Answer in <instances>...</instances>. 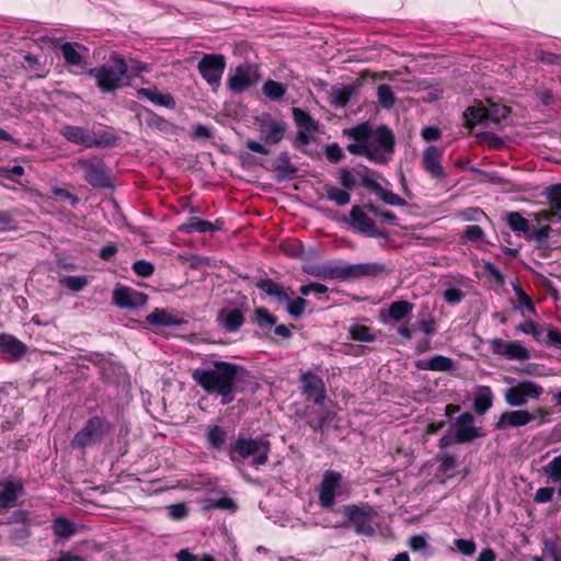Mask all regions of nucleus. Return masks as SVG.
<instances>
[{
    "label": "nucleus",
    "mask_w": 561,
    "mask_h": 561,
    "mask_svg": "<svg viewBox=\"0 0 561 561\" xmlns=\"http://www.w3.org/2000/svg\"><path fill=\"white\" fill-rule=\"evenodd\" d=\"M112 431L110 422L100 416L89 419L71 440L73 448H85L100 443Z\"/></svg>",
    "instance_id": "0eeeda50"
},
{
    "label": "nucleus",
    "mask_w": 561,
    "mask_h": 561,
    "mask_svg": "<svg viewBox=\"0 0 561 561\" xmlns=\"http://www.w3.org/2000/svg\"><path fill=\"white\" fill-rule=\"evenodd\" d=\"M328 287L321 283H309L307 285H302L299 288V291L304 296H308L310 293L314 294H325L328 291Z\"/></svg>",
    "instance_id": "680f3d73"
},
{
    "label": "nucleus",
    "mask_w": 561,
    "mask_h": 561,
    "mask_svg": "<svg viewBox=\"0 0 561 561\" xmlns=\"http://www.w3.org/2000/svg\"><path fill=\"white\" fill-rule=\"evenodd\" d=\"M59 133L68 141L82 145L85 148L110 147L117 140L111 130L90 131L84 127L73 125L62 126Z\"/></svg>",
    "instance_id": "423d86ee"
},
{
    "label": "nucleus",
    "mask_w": 561,
    "mask_h": 561,
    "mask_svg": "<svg viewBox=\"0 0 561 561\" xmlns=\"http://www.w3.org/2000/svg\"><path fill=\"white\" fill-rule=\"evenodd\" d=\"M339 182L345 190H353L357 184L355 176L346 168L339 170Z\"/></svg>",
    "instance_id": "6e6d98bb"
},
{
    "label": "nucleus",
    "mask_w": 561,
    "mask_h": 561,
    "mask_svg": "<svg viewBox=\"0 0 561 561\" xmlns=\"http://www.w3.org/2000/svg\"><path fill=\"white\" fill-rule=\"evenodd\" d=\"M547 345L561 348V331L551 325L549 328Z\"/></svg>",
    "instance_id": "774afa93"
},
{
    "label": "nucleus",
    "mask_w": 561,
    "mask_h": 561,
    "mask_svg": "<svg viewBox=\"0 0 561 561\" xmlns=\"http://www.w3.org/2000/svg\"><path fill=\"white\" fill-rule=\"evenodd\" d=\"M343 513L347 516V518L351 522H353V524L359 520L370 518L375 514L371 507H359L355 504L343 506Z\"/></svg>",
    "instance_id": "72a5a7b5"
},
{
    "label": "nucleus",
    "mask_w": 561,
    "mask_h": 561,
    "mask_svg": "<svg viewBox=\"0 0 561 561\" xmlns=\"http://www.w3.org/2000/svg\"><path fill=\"white\" fill-rule=\"evenodd\" d=\"M465 294L459 288H448L444 291V298L447 302L455 305L462 300Z\"/></svg>",
    "instance_id": "69168bd1"
},
{
    "label": "nucleus",
    "mask_w": 561,
    "mask_h": 561,
    "mask_svg": "<svg viewBox=\"0 0 561 561\" xmlns=\"http://www.w3.org/2000/svg\"><path fill=\"white\" fill-rule=\"evenodd\" d=\"M77 171L83 173L84 180L94 187L111 186V178L103 160L94 157L78 160L75 164Z\"/></svg>",
    "instance_id": "6e6552de"
},
{
    "label": "nucleus",
    "mask_w": 561,
    "mask_h": 561,
    "mask_svg": "<svg viewBox=\"0 0 561 561\" xmlns=\"http://www.w3.org/2000/svg\"><path fill=\"white\" fill-rule=\"evenodd\" d=\"M536 419L535 413H530L526 410H514L506 411L501 414L499 421L495 424L497 430H504L507 427H519L524 426Z\"/></svg>",
    "instance_id": "6ab92c4d"
},
{
    "label": "nucleus",
    "mask_w": 561,
    "mask_h": 561,
    "mask_svg": "<svg viewBox=\"0 0 561 561\" xmlns=\"http://www.w3.org/2000/svg\"><path fill=\"white\" fill-rule=\"evenodd\" d=\"M409 547L413 551H423L428 547V545L424 536L414 535L409 539Z\"/></svg>",
    "instance_id": "338daca9"
},
{
    "label": "nucleus",
    "mask_w": 561,
    "mask_h": 561,
    "mask_svg": "<svg viewBox=\"0 0 561 561\" xmlns=\"http://www.w3.org/2000/svg\"><path fill=\"white\" fill-rule=\"evenodd\" d=\"M226 438L227 433L222 427L218 425H213L208 427L207 442L214 449L220 450L226 443Z\"/></svg>",
    "instance_id": "e433bc0d"
},
{
    "label": "nucleus",
    "mask_w": 561,
    "mask_h": 561,
    "mask_svg": "<svg viewBox=\"0 0 561 561\" xmlns=\"http://www.w3.org/2000/svg\"><path fill=\"white\" fill-rule=\"evenodd\" d=\"M261 79L259 67L253 64L239 65L230 75L227 81L229 90L233 93H241L257 84Z\"/></svg>",
    "instance_id": "1a4fd4ad"
},
{
    "label": "nucleus",
    "mask_w": 561,
    "mask_h": 561,
    "mask_svg": "<svg viewBox=\"0 0 561 561\" xmlns=\"http://www.w3.org/2000/svg\"><path fill=\"white\" fill-rule=\"evenodd\" d=\"M444 156V149L430 146L422 153L421 164L425 172L436 181H445L447 173L442 165V159Z\"/></svg>",
    "instance_id": "f8f14e48"
},
{
    "label": "nucleus",
    "mask_w": 561,
    "mask_h": 561,
    "mask_svg": "<svg viewBox=\"0 0 561 561\" xmlns=\"http://www.w3.org/2000/svg\"><path fill=\"white\" fill-rule=\"evenodd\" d=\"M351 337L359 342H371L375 336L370 333L369 328L360 324L352 325L350 329Z\"/></svg>",
    "instance_id": "8fccbe9b"
},
{
    "label": "nucleus",
    "mask_w": 561,
    "mask_h": 561,
    "mask_svg": "<svg viewBox=\"0 0 561 561\" xmlns=\"http://www.w3.org/2000/svg\"><path fill=\"white\" fill-rule=\"evenodd\" d=\"M275 171H277L283 179H291L297 173V168L290 162L287 152H280L275 161Z\"/></svg>",
    "instance_id": "473e14b6"
},
{
    "label": "nucleus",
    "mask_w": 561,
    "mask_h": 561,
    "mask_svg": "<svg viewBox=\"0 0 561 561\" xmlns=\"http://www.w3.org/2000/svg\"><path fill=\"white\" fill-rule=\"evenodd\" d=\"M282 302H285L287 305V312L294 317V318H299L305 309H306V305H307V300L299 297V298H296V299H290V297L288 296V300H282Z\"/></svg>",
    "instance_id": "49530a36"
},
{
    "label": "nucleus",
    "mask_w": 561,
    "mask_h": 561,
    "mask_svg": "<svg viewBox=\"0 0 561 561\" xmlns=\"http://www.w3.org/2000/svg\"><path fill=\"white\" fill-rule=\"evenodd\" d=\"M386 204L391 206H405L407 202L404 198L399 196L398 194L387 191L381 187V191L377 194Z\"/></svg>",
    "instance_id": "864d4df0"
},
{
    "label": "nucleus",
    "mask_w": 561,
    "mask_h": 561,
    "mask_svg": "<svg viewBox=\"0 0 561 561\" xmlns=\"http://www.w3.org/2000/svg\"><path fill=\"white\" fill-rule=\"evenodd\" d=\"M168 511H169L170 517L173 519H182L188 513L187 507L182 503L172 504V505L168 506Z\"/></svg>",
    "instance_id": "0e129e2a"
},
{
    "label": "nucleus",
    "mask_w": 561,
    "mask_h": 561,
    "mask_svg": "<svg viewBox=\"0 0 561 561\" xmlns=\"http://www.w3.org/2000/svg\"><path fill=\"white\" fill-rule=\"evenodd\" d=\"M62 284L73 291H79L87 286L88 280L84 276H68L62 279Z\"/></svg>",
    "instance_id": "4d7b16f0"
},
{
    "label": "nucleus",
    "mask_w": 561,
    "mask_h": 561,
    "mask_svg": "<svg viewBox=\"0 0 561 561\" xmlns=\"http://www.w3.org/2000/svg\"><path fill=\"white\" fill-rule=\"evenodd\" d=\"M301 390L305 396L321 405L325 400V386L322 378L311 371L302 373L300 376Z\"/></svg>",
    "instance_id": "dca6fc26"
},
{
    "label": "nucleus",
    "mask_w": 561,
    "mask_h": 561,
    "mask_svg": "<svg viewBox=\"0 0 561 561\" xmlns=\"http://www.w3.org/2000/svg\"><path fill=\"white\" fill-rule=\"evenodd\" d=\"M346 222L358 233L364 234L366 237L373 238H383L386 233L378 230L374 220L367 216L364 210L355 205L352 207L350 211V217L346 219Z\"/></svg>",
    "instance_id": "ddd939ff"
},
{
    "label": "nucleus",
    "mask_w": 561,
    "mask_h": 561,
    "mask_svg": "<svg viewBox=\"0 0 561 561\" xmlns=\"http://www.w3.org/2000/svg\"><path fill=\"white\" fill-rule=\"evenodd\" d=\"M415 365L421 370L432 371H450L455 368L454 360L443 355H435L430 359L417 360Z\"/></svg>",
    "instance_id": "4be33fe9"
},
{
    "label": "nucleus",
    "mask_w": 561,
    "mask_h": 561,
    "mask_svg": "<svg viewBox=\"0 0 561 561\" xmlns=\"http://www.w3.org/2000/svg\"><path fill=\"white\" fill-rule=\"evenodd\" d=\"M493 403V394L491 388L488 386H480L478 388V393L473 399V409L474 411L483 415L486 411L492 407Z\"/></svg>",
    "instance_id": "cd10ccee"
},
{
    "label": "nucleus",
    "mask_w": 561,
    "mask_h": 561,
    "mask_svg": "<svg viewBox=\"0 0 561 561\" xmlns=\"http://www.w3.org/2000/svg\"><path fill=\"white\" fill-rule=\"evenodd\" d=\"M507 222L510 228L515 232H528L530 230L528 220L519 213H510L507 215Z\"/></svg>",
    "instance_id": "c03bdc74"
},
{
    "label": "nucleus",
    "mask_w": 561,
    "mask_h": 561,
    "mask_svg": "<svg viewBox=\"0 0 561 561\" xmlns=\"http://www.w3.org/2000/svg\"><path fill=\"white\" fill-rule=\"evenodd\" d=\"M556 489L552 486L540 488L534 495V501L537 503H548L552 500Z\"/></svg>",
    "instance_id": "052dcab7"
},
{
    "label": "nucleus",
    "mask_w": 561,
    "mask_h": 561,
    "mask_svg": "<svg viewBox=\"0 0 561 561\" xmlns=\"http://www.w3.org/2000/svg\"><path fill=\"white\" fill-rule=\"evenodd\" d=\"M256 287L266 295L275 297L279 302H282V300H288V293L286 289L271 278H261L256 283Z\"/></svg>",
    "instance_id": "c756f323"
},
{
    "label": "nucleus",
    "mask_w": 561,
    "mask_h": 561,
    "mask_svg": "<svg viewBox=\"0 0 561 561\" xmlns=\"http://www.w3.org/2000/svg\"><path fill=\"white\" fill-rule=\"evenodd\" d=\"M413 310V304L408 300H398L390 305L388 309V316L394 321H400L411 313Z\"/></svg>",
    "instance_id": "c9c22d12"
},
{
    "label": "nucleus",
    "mask_w": 561,
    "mask_h": 561,
    "mask_svg": "<svg viewBox=\"0 0 561 561\" xmlns=\"http://www.w3.org/2000/svg\"><path fill=\"white\" fill-rule=\"evenodd\" d=\"M293 116L298 125L299 129H304L307 131H316L317 130V124L310 116V114L301 108L294 107L293 108Z\"/></svg>",
    "instance_id": "4c0bfd02"
},
{
    "label": "nucleus",
    "mask_w": 561,
    "mask_h": 561,
    "mask_svg": "<svg viewBox=\"0 0 561 561\" xmlns=\"http://www.w3.org/2000/svg\"><path fill=\"white\" fill-rule=\"evenodd\" d=\"M197 69L203 79L216 90L226 69V58L220 54H205L198 61Z\"/></svg>",
    "instance_id": "9d476101"
},
{
    "label": "nucleus",
    "mask_w": 561,
    "mask_h": 561,
    "mask_svg": "<svg viewBox=\"0 0 561 561\" xmlns=\"http://www.w3.org/2000/svg\"><path fill=\"white\" fill-rule=\"evenodd\" d=\"M146 321L151 325L157 327H173L181 323V321L169 313L164 309L156 308L151 313L146 317Z\"/></svg>",
    "instance_id": "bb28decb"
},
{
    "label": "nucleus",
    "mask_w": 561,
    "mask_h": 561,
    "mask_svg": "<svg viewBox=\"0 0 561 561\" xmlns=\"http://www.w3.org/2000/svg\"><path fill=\"white\" fill-rule=\"evenodd\" d=\"M224 222L216 220L215 222L201 219L198 217H190L186 222L180 226L179 230L184 233L193 232H214L222 230Z\"/></svg>",
    "instance_id": "aec40b11"
},
{
    "label": "nucleus",
    "mask_w": 561,
    "mask_h": 561,
    "mask_svg": "<svg viewBox=\"0 0 561 561\" xmlns=\"http://www.w3.org/2000/svg\"><path fill=\"white\" fill-rule=\"evenodd\" d=\"M88 75L95 79L102 92H112L127 84L128 65L125 59L113 53L110 59L100 67L88 70Z\"/></svg>",
    "instance_id": "20e7f679"
},
{
    "label": "nucleus",
    "mask_w": 561,
    "mask_h": 561,
    "mask_svg": "<svg viewBox=\"0 0 561 561\" xmlns=\"http://www.w3.org/2000/svg\"><path fill=\"white\" fill-rule=\"evenodd\" d=\"M547 198L554 215H561V183L553 184L547 188Z\"/></svg>",
    "instance_id": "79ce46f5"
},
{
    "label": "nucleus",
    "mask_w": 561,
    "mask_h": 561,
    "mask_svg": "<svg viewBox=\"0 0 561 561\" xmlns=\"http://www.w3.org/2000/svg\"><path fill=\"white\" fill-rule=\"evenodd\" d=\"M514 290L518 298L516 309L520 310L522 312L527 310L531 313H535V306L528 295L523 290V288L519 285H515Z\"/></svg>",
    "instance_id": "de8ad7c7"
},
{
    "label": "nucleus",
    "mask_w": 561,
    "mask_h": 561,
    "mask_svg": "<svg viewBox=\"0 0 561 561\" xmlns=\"http://www.w3.org/2000/svg\"><path fill=\"white\" fill-rule=\"evenodd\" d=\"M486 112L488 124L493 123L495 125H500L501 121L508 116L510 108L505 105L491 103V105L486 108Z\"/></svg>",
    "instance_id": "a19ab883"
},
{
    "label": "nucleus",
    "mask_w": 561,
    "mask_h": 561,
    "mask_svg": "<svg viewBox=\"0 0 561 561\" xmlns=\"http://www.w3.org/2000/svg\"><path fill=\"white\" fill-rule=\"evenodd\" d=\"M270 451V442L262 437H239L229 447V456L231 461L240 462L241 460L252 457V465L255 468H259L260 466L265 465L267 462Z\"/></svg>",
    "instance_id": "39448f33"
},
{
    "label": "nucleus",
    "mask_w": 561,
    "mask_h": 561,
    "mask_svg": "<svg viewBox=\"0 0 561 561\" xmlns=\"http://www.w3.org/2000/svg\"><path fill=\"white\" fill-rule=\"evenodd\" d=\"M244 369L233 363L214 360L192 371L193 380L209 394L220 396L221 404H229L234 400L238 375Z\"/></svg>",
    "instance_id": "f03ea898"
},
{
    "label": "nucleus",
    "mask_w": 561,
    "mask_h": 561,
    "mask_svg": "<svg viewBox=\"0 0 561 561\" xmlns=\"http://www.w3.org/2000/svg\"><path fill=\"white\" fill-rule=\"evenodd\" d=\"M324 154L328 161H330L331 163H339L345 157L342 148L336 142L327 145L324 148Z\"/></svg>",
    "instance_id": "603ef678"
},
{
    "label": "nucleus",
    "mask_w": 561,
    "mask_h": 561,
    "mask_svg": "<svg viewBox=\"0 0 561 561\" xmlns=\"http://www.w3.org/2000/svg\"><path fill=\"white\" fill-rule=\"evenodd\" d=\"M377 96L383 108H391L396 103L394 93L388 84H380L377 88Z\"/></svg>",
    "instance_id": "a18cd8bd"
},
{
    "label": "nucleus",
    "mask_w": 561,
    "mask_h": 561,
    "mask_svg": "<svg viewBox=\"0 0 561 561\" xmlns=\"http://www.w3.org/2000/svg\"><path fill=\"white\" fill-rule=\"evenodd\" d=\"M463 237L471 242H478L483 239L484 232L480 226L472 225L466 228Z\"/></svg>",
    "instance_id": "bf43d9fd"
},
{
    "label": "nucleus",
    "mask_w": 561,
    "mask_h": 561,
    "mask_svg": "<svg viewBox=\"0 0 561 561\" xmlns=\"http://www.w3.org/2000/svg\"><path fill=\"white\" fill-rule=\"evenodd\" d=\"M356 92L357 88L353 84L333 87L330 94V103L335 107H344Z\"/></svg>",
    "instance_id": "393cba45"
},
{
    "label": "nucleus",
    "mask_w": 561,
    "mask_h": 561,
    "mask_svg": "<svg viewBox=\"0 0 561 561\" xmlns=\"http://www.w3.org/2000/svg\"><path fill=\"white\" fill-rule=\"evenodd\" d=\"M9 524H23V529L21 530L22 537L25 538L30 535L27 525L30 523V516L26 511L18 510L14 511L8 519Z\"/></svg>",
    "instance_id": "09e8293b"
},
{
    "label": "nucleus",
    "mask_w": 561,
    "mask_h": 561,
    "mask_svg": "<svg viewBox=\"0 0 561 561\" xmlns=\"http://www.w3.org/2000/svg\"><path fill=\"white\" fill-rule=\"evenodd\" d=\"M262 91L270 100L278 101L284 96L286 92V87L280 82L267 80L263 84Z\"/></svg>",
    "instance_id": "58836bf2"
},
{
    "label": "nucleus",
    "mask_w": 561,
    "mask_h": 561,
    "mask_svg": "<svg viewBox=\"0 0 561 561\" xmlns=\"http://www.w3.org/2000/svg\"><path fill=\"white\" fill-rule=\"evenodd\" d=\"M218 321L222 328L229 332L238 331L244 322V316L240 309H230L220 311Z\"/></svg>",
    "instance_id": "b1692460"
},
{
    "label": "nucleus",
    "mask_w": 561,
    "mask_h": 561,
    "mask_svg": "<svg viewBox=\"0 0 561 561\" xmlns=\"http://www.w3.org/2000/svg\"><path fill=\"white\" fill-rule=\"evenodd\" d=\"M113 300L121 308H137L147 302V295L129 287H121L114 290Z\"/></svg>",
    "instance_id": "a211bd4d"
},
{
    "label": "nucleus",
    "mask_w": 561,
    "mask_h": 561,
    "mask_svg": "<svg viewBox=\"0 0 561 561\" xmlns=\"http://www.w3.org/2000/svg\"><path fill=\"white\" fill-rule=\"evenodd\" d=\"M385 271L379 263L340 264L339 262H327L316 266L310 274L321 279H358L374 277Z\"/></svg>",
    "instance_id": "7ed1b4c3"
},
{
    "label": "nucleus",
    "mask_w": 561,
    "mask_h": 561,
    "mask_svg": "<svg viewBox=\"0 0 561 561\" xmlns=\"http://www.w3.org/2000/svg\"><path fill=\"white\" fill-rule=\"evenodd\" d=\"M542 470L552 483L559 484L557 492L561 499V455L552 458Z\"/></svg>",
    "instance_id": "7c9ffc66"
},
{
    "label": "nucleus",
    "mask_w": 561,
    "mask_h": 561,
    "mask_svg": "<svg viewBox=\"0 0 561 561\" xmlns=\"http://www.w3.org/2000/svg\"><path fill=\"white\" fill-rule=\"evenodd\" d=\"M285 130V123L274 122L262 129L263 139L267 144H278L284 138Z\"/></svg>",
    "instance_id": "2f4dec72"
},
{
    "label": "nucleus",
    "mask_w": 561,
    "mask_h": 561,
    "mask_svg": "<svg viewBox=\"0 0 561 561\" xmlns=\"http://www.w3.org/2000/svg\"><path fill=\"white\" fill-rule=\"evenodd\" d=\"M343 135L353 139L346 149L355 156H364L377 163H386L387 154L393 151L394 136L386 126L373 129L369 123H362L353 128L343 130Z\"/></svg>",
    "instance_id": "f257e3e1"
},
{
    "label": "nucleus",
    "mask_w": 561,
    "mask_h": 561,
    "mask_svg": "<svg viewBox=\"0 0 561 561\" xmlns=\"http://www.w3.org/2000/svg\"><path fill=\"white\" fill-rule=\"evenodd\" d=\"M342 481L341 473L328 470L318 488L319 504L323 508H331L335 504V493Z\"/></svg>",
    "instance_id": "4468645a"
},
{
    "label": "nucleus",
    "mask_w": 561,
    "mask_h": 561,
    "mask_svg": "<svg viewBox=\"0 0 561 561\" xmlns=\"http://www.w3.org/2000/svg\"><path fill=\"white\" fill-rule=\"evenodd\" d=\"M327 197L335 202L339 206L347 205L351 201V195L346 190H342L334 185H325L324 187Z\"/></svg>",
    "instance_id": "ea45409f"
},
{
    "label": "nucleus",
    "mask_w": 561,
    "mask_h": 561,
    "mask_svg": "<svg viewBox=\"0 0 561 561\" xmlns=\"http://www.w3.org/2000/svg\"><path fill=\"white\" fill-rule=\"evenodd\" d=\"M535 218L537 221H561V215H554V210L552 208L541 209L535 213Z\"/></svg>",
    "instance_id": "e2e57ef3"
},
{
    "label": "nucleus",
    "mask_w": 561,
    "mask_h": 561,
    "mask_svg": "<svg viewBox=\"0 0 561 561\" xmlns=\"http://www.w3.org/2000/svg\"><path fill=\"white\" fill-rule=\"evenodd\" d=\"M23 492V485L18 481H7L3 490L0 491V507L11 508L15 505L18 497Z\"/></svg>",
    "instance_id": "5701e85b"
},
{
    "label": "nucleus",
    "mask_w": 561,
    "mask_h": 561,
    "mask_svg": "<svg viewBox=\"0 0 561 561\" xmlns=\"http://www.w3.org/2000/svg\"><path fill=\"white\" fill-rule=\"evenodd\" d=\"M490 348L494 354L511 360H526L529 358L528 350L517 341L506 342L501 339H493L490 341Z\"/></svg>",
    "instance_id": "f3484780"
},
{
    "label": "nucleus",
    "mask_w": 561,
    "mask_h": 561,
    "mask_svg": "<svg viewBox=\"0 0 561 561\" xmlns=\"http://www.w3.org/2000/svg\"><path fill=\"white\" fill-rule=\"evenodd\" d=\"M254 317L261 328H271L276 324V318L264 308H256Z\"/></svg>",
    "instance_id": "3c124183"
},
{
    "label": "nucleus",
    "mask_w": 561,
    "mask_h": 561,
    "mask_svg": "<svg viewBox=\"0 0 561 561\" xmlns=\"http://www.w3.org/2000/svg\"><path fill=\"white\" fill-rule=\"evenodd\" d=\"M542 392L541 386L531 380H526L506 389L504 399L511 407H523L529 399H538Z\"/></svg>",
    "instance_id": "9b49d317"
},
{
    "label": "nucleus",
    "mask_w": 561,
    "mask_h": 561,
    "mask_svg": "<svg viewBox=\"0 0 561 561\" xmlns=\"http://www.w3.org/2000/svg\"><path fill=\"white\" fill-rule=\"evenodd\" d=\"M79 47L78 44L66 43L61 45L60 49L62 53V57L67 61V64L72 66H79L81 64V54L77 50Z\"/></svg>",
    "instance_id": "37998d69"
},
{
    "label": "nucleus",
    "mask_w": 561,
    "mask_h": 561,
    "mask_svg": "<svg viewBox=\"0 0 561 561\" xmlns=\"http://www.w3.org/2000/svg\"><path fill=\"white\" fill-rule=\"evenodd\" d=\"M486 116V108L482 106H470L463 112L465 124L468 128H473L476 125L489 126Z\"/></svg>",
    "instance_id": "c85d7f7f"
},
{
    "label": "nucleus",
    "mask_w": 561,
    "mask_h": 561,
    "mask_svg": "<svg viewBox=\"0 0 561 561\" xmlns=\"http://www.w3.org/2000/svg\"><path fill=\"white\" fill-rule=\"evenodd\" d=\"M137 95L140 98H146L150 100L152 103L165 106L168 108H172L175 105V101L171 94L161 93L156 89L140 88L137 90Z\"/></svg>",
    "instance_id": "a878e982"
},
{
    "label": "nucleus",
    "mask_w": 561,
    "mask_h": 561,
    "mask_svg": "<svg viewBox=\"0 0 561 561\" xmlns=\"http://www.w3.org/2000/svg\"><path fill=\"white\" fill-rule=\"evenodd\" d=\"M133 271L138 275V276H141V277H149L153 274L154 272V266L152 263L148 262V261H145V260H139V261H136L134 264H133Z\"/></svg>",
    "instance_id": "5fc2aeb1"
},
{
    "label": "nucleus",
    "mask_w": 561,
    "mask_h": 561,
    "mask_svg": "<svg viewBox=\"0 0 561 561\" xmlns=\"http://www.w3.org/2000/svg\"><path fill=\"white\" fill-rule=\"evenodd\" d=\"M54 534L59 538H70L76 533V525L65 517H58L53 522Z\"/></svg>",
    "instance_id": "f704fd0d"
},
{
    "label": "nucleus",
    "mask_w": 561,
    "mask_h": 561,
    "mask_svg": "<svg viewBox=\"0 0 561 561\" xmlns=\"http://www.w3.org/2000/svg\"><path fill=\"white\" fill-rule=\"evenodd\" d=\"M455 546L465 556H472L476 552V542L471 539H457Z\"/></svg>",
    "instance_id": "13d9d810"
},
{
    "label": "nucleus",
    "mask_w": 561,
    "mask_h": 561,
    "mask_svg": "<svg viewBox=\"0 0 561 561\" xmlns=\"http://www.w3.org/2000/svg\"><path fill=\"white\" fill-rule=\"evenodd\" d=\"M474 417L471 413H461L455 421L454 439L458 444H466L483 436L482 430L473 425Z\"/></svg>",
    "instance_id": "2eb2a0df"
},
{
    "label": "nucleus",
    "mask_w": 561,
    "mask_h": 561,
    "mask_svg": "<svg viewBox=\"0 0 561 561\" xmlns=\"http://www.w3.org/2000/svg\"><path fill=\"white\" fill-rule=\"evenodd\" d=\"M26 345L11 334H0V352L11 360L20 359L26 353Z\"/></svg>",
    "instance_id": "412c9836"
}]
</instances>
